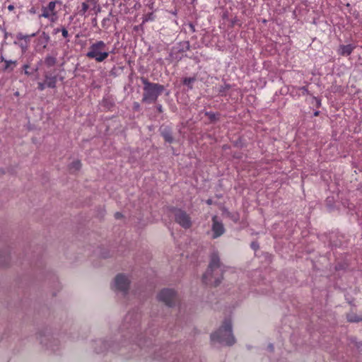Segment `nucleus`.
<instances>
[{
	"label": "nucleus",
	"mask_w": 362,
	"mask_h": 362,
	"mask_svg": "<svg viewBox=\"0 0 362 362\" xmlns=\"http://www.w3.org/2000/svg\"><path fill=\"white\" fill-rule=\"evenodd\" d=\"M90 8L89 2H83L81 4V9L79 11L80 15H85L87 11Z\"/></svg>",
	"instance_id": "18"
},
{
	"label": "nucleus",
	"mask_w": 362,
	"mask_h": 362,
	"mask_svg": "<svg viewBox=\"0 0 362 362\" xmlns=\"http://www.w3.org/2000/svg\"><path fill=\"white\" fill-rule=\"evenodd\" d=\"M315 116L318 115V112H315Z\"/></svg>",
	"instance_id": "36"
},
{
	"label": "nucleus",
	"mask_w": 362,
	"mask_h": 362,
	"mask_svg": "<svg viewBox=\"0 0 362 362\" xmlns=\"http://www.w3.org/2000/svg\"><path fill=\"white\" fill-rule=\"evenodd\" d=\"M1 61L4 62V71H13L17 65V61L7 60L3 56H1Z\"/></svg>",
	"instance_id": "12"
},
{
	"label": "nucleus",
	"mask_w": 362,
	"mask_h": 362,
	"mask_svg": "<svg viewBox=\"0 0 362 362\" xmlns=\"http://www.w3.org/2000/svg\"><path fill=\"white\" fill-rule=\"evenodd\" d=\"M206 204H209V205H211L212 204V200L210 199L206 200Z\"/></svg>",
	"instance_id": "34"
},
{
	"label": "nucleus",
	"mask_w": 362,
	"mask_h": 362,
	"mask_svg": "<svg viewBox=\"0 0 362 362\" xmlns=\"http://www.w3.org/2000/svg\"><path fill=\"white\" fill-rule=\"evenodd\" d=\"M180 45L182 46V48L180 49V52H184L189 50L190 49V45L188 41H184L182 42Z\"/></svg>",
	"instance_id": "19"
},
{
	"label": "nucleus",
	"mask_w": 362,
	"mask_h": 362,
	"mask_svg": "<svg viewBox=\"0 0 362 362\" xmlns=\"http://www.w3.org/2000/svg\"><path fill=\"white\" fill-rule=\"evenodd\" d=\"M130 281L129 279L123 275L118 274L115 279V287L117 290L126 293L129 287Z\"/></svg>",
	"instance_id": "8"
},
{
	"label": "nucleus",
	"mask_w": 362,
	"mask_h": 362,
	"mask_svg": "<svg viewBox=\"0 0 362 362\" xmlns=\"http://www.w3.org/2000/svg\"><path fill=\"white\" fill-rule=\"evenodd\" d=\"M81 168V163L78 160L72 162L71 164V169H74L75 170H78Z\"/></svg>",
	"instance_id": "22"
},
{
	"label": "nucleus",
	"mask_w": 362,
	"mask_h": 362,
	"mask_svg": "<svg viewBox=\"0 0 362 362\" xmlns=\"http://www.w3.org/2000/svg\"><path fill=\"white\" fill-rule=\"evenodd\" d=\"M46 87H47V85L45 82H39L37 83V88L41 91L45 90Z\"/></svg>",
	"instance_id": "25"
},
{
	"label": "nucleus",
	"mask_w": 362,
	"mask_h": 362,
	"mask_svg": "<svg viewBox=\"0 0 362 362\" xmlns=\"http://www.w3.org/2000/svg\"><path fill=\"white\" fill-rule=\"evenodd\" d=\"M35 33H33L31 35H24L22 33H18L16 35V39L18 40L23 41L26 44H28L30 40V38L33 37H35Z\"/></svg>",
	"instance_id": "15"
},
{
	"label": "nucleus",
	"mask_w": 362,
	"mask_h": 362,
	"mask_svg": "<svg viewBox=\"0 0 362 362\" xmlns=\"http://www.w3.org/2000/svg\"><path fill=\"white\" fill-rule=\"evenodd\" d=\"M158 298L166 305L171 307L175 304L176 293L173 289H163L158 295Z\"/></svg>",
	"instance_id": "7"
},
{
	"label": "nucleus",
	"mask_w": 362,
	"mask_h": 362,
	"mask_svg": "<svg viewBox=\"0 0 362 362\" xmlns=\"http://www.w3.org/2000/svg\"><path fill=\"white\" fill-rule=\"evenodd\" d=\"M122 216H122V214L121 213H119V212H117V213H115V218H117V219H119V218H121Z\"/></svg>",
	"instance_id": "31"
},
{
	"label": "nucleus",
	"mask_w": 362,
	"mask_h": 362,
	"mask_svg": "<svg viewBox=\"0 0 362 362\" xmlns=\"http://www.w3.org/2000/svg\"><path fill=\"white\" fill-rule=\"evenodd\" d=\"M205 115L209 117L211 121H214L216 119V115L211 112H206Z\"/></svg>",
	"instance_id": "24"
},
{
	"label": "nucleus",
	"mask_w": 362,
	"mask_h": 362,
	"mask_svg": "<svg viewBox=\"0 0 362 362\" xmlns=\"http://www.w3.org/2000/svg\"><path fill=\"white\" fill-rule=\"evenodd\" d=\"M212 341H218L228 346H232L235 343V339L232 332V323L230 320H224L221 327L211 334Z\"/></svg>",
	"instance_id": "3"
},
{
	"label": "nucleus",
	"mask_w": 362,
	"mask_h": 362,
	"mask_svg": "<svg viewBox=\"0 0 362 362\" xmlns=\"http://www.w3.org/2000/svg\"><path fill=\"white\" fill-rule=\"evenodd\" d=\"M141 81L144 84L142 102L146 103L156 102L158 97L165 90L164 86L159 83L150 82L145 77H141Z\"/></svg>",
	"instance_id": "2"
},
{
	"label": "nucleus",
	"mask_w": 362,
	"mask_h": 362,
	"mask_svg": "<svg viewBox=\"0 0 362 362\" xmlns=\"http://www.w3.org/2000/svg\"><path fill=\"white\" fill-rule=\"evenodd\" d=\"M61 33H62V35L64 37V38L67 39L66 41L69 42V40L68 39V37H69V35L68 30L66 29V28L62 27L61 29Z\"/></svg>",
	"instance_id": "23"
},
{
	"label": "nucleus",
	"mask_w": 362,
	"mask_h": 362,
	"mask_svg": "<svg viewBox=\"0 0 362 362\" xmlns=\"http://www.w3.org/2000/svg\"><path fill=\"white\" fill-rule=\"evenodd\" d=\"M28 68H29V65H28V64L23 65V69H25V74L26 75H30V73L28 71Z\"/></svg>",
	"instance_id": "29"
},
{
	"label": "nucleus",
	"mask_w": 362,
	"mask_h": 362,
	"mask_svg": "<svg viewBox=\"0 0 362 362\" xmlns=\"http://www.w3.org/2000/svg\"><path fill=\"white\" fill-rule=\"evenodd\" d=\"M212 231L213 238H217L225 233V228L221 221L218 220V217L214 216L212 217Z\"/></svg>",
	"instance_id": "9"
},
{
	"label": "nucleus",
	"mask_w": 362,
	"mask_h": 362,
	"mask_svg": "<svg viewBox=\"0 0 362 362\" xmlns=\"http://www.w3.org/2000/svg\"><path fill=\"white\" fill-rule=\"evenodd\" d=\"M133 109L136 111L139 110V109H140L139 103L137 102H134L133 104Z\"/></svg>",
	"instance_id": "28"
},
{
	"label": "nucleus",
	"mask_w": 362,
	"mask_h": 362,
	"mask_svg": "<svg viewBox=\"0 0 362 362\" xmlns=\"http://www.w3.org/2000/svg\"><path fill=\"white\" fill-rule=\"evenodd\" d=\"M8 9L9 11H13V10L14 9V6H13V5H9V6H8Z\"/></svg>",
	"instance_id": "33"
},
{
	"label": "nucleus",
	"mask_w": 362,
	"mask_h": 362,
	"mask_svg": "<svg viewBox=\"0 0 362 362\" xmlns=\"http://www.w3.org/2000/svg\"><path fill=\"white\" fill-rule=\"evenodd\" d=\"M269 349H270L271 351H273V349H274V346H273V345H272V344L269 345Z\"/></svg>",
	"instance_id": "35"
},
{
	"label": "nucleus",
	"mask_w": 362,
	"mask_h": 362,
	"mask_svg": "<svg viewBox=\"0 0 362 362\" xmlns=\"http://www.w3.org/2000/svg\"><path fill=\"white\" fill-rule=\"evenodd\" d=\"M88 2H89V4L90 5V8L93 10L95 11V13H98L100 11V7L98 4V2L96 0H87Z\"/></svg>",
	"instance_id": "17"
},
{
	"label": "nucleus",
	"mask_w": 362,
	"mask_h": 362,
	"mask_svg": "<svg viewBox=\"0 0 362 362\" xmlns=\"http://www.w3.org/2000/svg\"><path fill=\"white\" fill-rule=\"evenodd\" d=\"M225 267L221 263L218 252L211 255L208 269L203 275L202 281L206 284L217 286L223 279V272Z\"/></svg>",
	"instance_id": "1"
},
{
	"label": "nucleus",
	"mask_w": 362,
	"mask_h": 362,
	"mask_svg": "<svg viewBox=\"0 0 362 362\" xmlns=\"http://www.w3.org/2000/svg\"><path fill=\"white\" fill-rule=\"evenodd\" d=\"M56 63L57 59L54 57L48 55L45 59V64L48 67L54 66Z\"/></svg>",
	"instance_id": "16"
},
{
	"label": "nucleus",
	"mask_w": 362,
	"mask_h": 362,
	"mask_svg": "<svg viewBox=\"0 0 362 362\" xmlns=\"http://www.w3.org/2000/svg\"><path fill=\"white\" fill-rule=\"evenodd\" d=\"M109 54L106 50V44L99 40L90 45L86 56L89 59H95L97 62H102L108 57Z\"/></svg>",
	"instance_id": "4"
},
{
	"label": "nucleus",
	"mask_w": 362,
	"mask_h": 362,
	"mask_svg": "<svg viewBox=\"0 0 362 362\" xmlns=\"http://www.w3.org/2000/svg\"><path fill=\"white\" fill-rule=\"evenodd\" d=\"M40 37L43 40V47L45 48L47 47V43L49 41V36L48 34H47L45 32H43L40 36Z\"/></svg>",
	"instance_id": "21"
},
{
	"label": "nucleus",
	"mask_w": 362,
	"mask_h": 362,
	"mask_svg": "<svg viewBox=\"0 0 362 362\" xmlns=\"http://www.w3.org/2000/svg\"><path fill=\"white\" fill-rule=\"evenodd\" d=\"M346 319L349 322H359L362 321V314L357 315L354 312L346 314Z\"/></svg>",
	"instance_id": "13"
},
{
	"label": "nucleus",
	"mask_w": 362,
	"mask_h": 362,
	"mask_svg": "<svg viewBox=\"0 0 362 362\" xmlns=\"http://www.w3.org/2000/svg\"><path fill=\"white\" fill-rule=\"evenodd\" d=\"M175 221L185 229H188L192 226V220L189 215L182 209H172Z\"/></svg>",
	"instance_id": "5"
},
{
	"label": "nucleus",
	"mask_w": 362,
	"mask_h": 362,
	"mask_svg": "<svg viewBox=\"0 0 362 362\" xmlns=\"http://www.w3.org/2000/svg\"><path fill=\"white\" fill-rule=\"evenodd\" d=\"M61 29L62 28H54V30H53V33L54 34H57L58 33L61 32Z\"/></svg>",
	"instance_id": "32"
},
{
	"label": "nucleus",
	"mask_w": 362,
	"mask_h": 362,
	"mask_svg": "<svg viewBox=\"0 0 362 362\" xmlns=\"http://www.w3.org/2000/svg\"><path fill=\"white\" fill-rule=\"evenodd\" d=\"M45 76V83L47 85V87L50 88H54L57 84V76H51L49 73L46 72L44 75Z\"/></svg>",
	"instance_id": "11"
},
{
	"label": "nucleus",
	"mask_w": 362,
	"mask_h": 362,
	"mask_svg": "<svg viewBox=\"0 0 362 362\" xmlns=\"http://www.w3.org/2000/svg\"><path fill=\"white\" fill-rule=\"evenodd\" d=\"M161 135L164 138L165 141L168 143H172L173 141V137L170 129L168 127H165L161 130Z\"/></svg>",
	"instance_id": "14"
},
{
	"label": "nucleus",
	"mask_w": 362,
	"mask_h": 362,
	"mask_svg": "<svg viewBox=\"0 0 362 362\" xmlns=\"http://www.w3.org/2000/svg\"><path fill=\"white\" fill-rule=\"evenodd\" d=\"M19 46L21 47V49L23 51V52H25L28 49V44H26L25 42H21Z\"/></svg>",
	"instance_id": "27"
},
{
	"label": "nucleus",
	"mask_w": 362,
	"mask_h": 362,
	"mask_svg": "<svg viewBox=\"0 0 362 362\" xmlns=\"http://www.w3.org/2000/svg\"><path fill=\"white\" fill-rule=\"evenodd\" d=\"M356 47L353 45H341L338 49V54L341 56H349L350 55Z\"/></svg>",
	"instance_id": "10"
},
{
	"label": "nucleus",
	"mask_w": 362,
	"mask_h": 362,
	"mask_svg": "<svg viewBox=\"0 0 362 362\" xmlns=\"http://www.w3.org/2000/svg\"><path fill=\"white\" fill-rule=\"evenodd\" d=\"M55 8L56 1H50L47 6L42 8V13L40 16L48 19L51 23H54L58 19Z\"/></svg>",
	"instance_id": "6"
},
{
	"label": "nucleus",
	"mask_w": 362,
	"mask_h": 362,
	"mask_svg": "<svg viewBox=\"0 0 362 362\" xmlns=\"http://www.w3.org/2000/svg\"><path fill=\"white\" fill-rule=\"evenodd\" d=\"M195 81V78L189 77L183 79V84L189 86V88H192L191 84Z\"/></svg>",
	"instance_id": "20"
},
{
	"label": "nucleus",
	"mask_w": 362,
	"mask_h": 362,
	"mask_svg": "<svg viewBox=\"0 0 362 362\" xmlns=\"http://www.w3.org/2000/svg\"><path fill=\"white\" fill-rule=\"evenodd\" d=\"M298 90L300 91L303 95L308 94V90L305 86L298 88Z\"/></svg>",
	"instance_id": "26"
},
{
	"label": "nucleus",
	"mask_w": 362,
	"mask_h": 362,
	"mask_svg": "<svg viewBox=\"0 0 362 362\" xmlns=\"http://www.w3.org/2000/svg\"><path fill=\"white\" fill-rule=\"evenodd\" d=\"M156 109H157L158 112H160V113L163 112V107H162L161 105H160V104L157 105H156Z\"/></svg>",
	"instance_id": "30"
}]
</instances>
